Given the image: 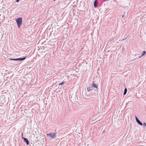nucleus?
Masks as SVG:
<instances>
[{
    "label": "nucleus",
    "mask_w": 146,
    "mask_h": 146,
    "mask_svg": "<svg viewBox=\"0 0 146 146\" xmlns=\"http://www.w3.org/2000/svg\"><path fill=\"white\" fill-rule=\"evenodd\" d=\"M16 23L18 28H20L21 26L22 23V19L21 17H19L16 19Z\"/></svg>",
    "instance_id": "f257e3e1"
},
{
    "label": "nucleus",
    "mask_w": 146,
    "mask_h": 146,
    "mask_svg": "<svg viewBox=\"0 0 146 146\" xmlns=\"http://www.w3.org/2000/svg\"><path fill=\"white\" fill-rule=\"evenodd\" d=\"M56 133L52 132L49 133L47 134V135L49 136V137H50L52 139H55L56 138Z\"/></svg>",
    "instance_id": "f03ea898"
},
{
    "label": "nucleus",
    "mask_w": 146,
    "mask_h": 146,
    "mask_svg": "<svg viewBox=\"0 0 146 146\" xmlns=\"http://www.w3.org/2000/svg\"><path fill=\"white\" fill-rule=\"evenodd\" d=\"M26 57H25L23 58H9V59L10 60H14L16 61H22L25 60L26 58Z\"/></svg>",
    "instance_id": "7ed1b4c3"
},
{
    "label": "nucleus",
    "mask_w": 146,
    "mask_h": 146,
    "mask_svg": "<svg viewBox=\"0 0 146 146\" xmlns=\"http://www.w3.org/2000/svg\"><path fill=\"white\" fill-rule=\"evenodd\" d=\"M22 138L24 139V141L26 143L27 145H28L29 144V142L28 139L22 137Z\"/></svg>",
    "instance_id": "20e7f679"
},
{
    "label": "nucleus",
    "mask_w": 146,
    "mask_h": 146,
    "mask_svg": "<svg viewBox=\"0 0 146 146\" xmlns=\"http://www.w3.org/2000/svg\"><path fill=\"white\" fill-rule=\"evenodd\" d=\"M98 3V0H95L94 4V6L95 7H97Z\"/></svg>",
    "instance_id": "39448f33"
},
{
    "label": "nucleus",
    "mask_w": 146,
    "mask_h": 146,
    "mask_svg": "<svg viewBox=\"0 0 146 146\" xmlns=\"http://www.w3.org/2000/svg\"><path fill=\"white\" fill-rule=\"evenodd\" d=\"M92 88H96V89H97L98 88L97 86L93 82L92 84Z\"/></svg>",
    "instance_id": "423d86ee"
},
{
    "label": "nucleus",
    "mask_w": 146,
    "mask_h": 146,
    "mask_svg": "<svg viewBox=\"0 0 146 146\" xmlns=\"http://www.w3.org/2000/svg\"><path fill=\"white\" fill-rule=\"evenodd\" d=\"M87 90L88 92H89V91H90L92 89V86L91 87H87Z\"/></svg>",
    "instance_id": "0eeeda50"
},
{
    "label": "nucleus",
    "mask_w": 146,
    "mask_h": 146,
    "mask_svg": "<svg viewBox=\"0 0 146 146\" xmlns=\"http://www.w3.org/2000/svg\"><path fill=\"white\" fill-rule=\"evenodd\" d=\"M137 122L140 125H143V123L141 122V121L139 120Z\"/></svg>",
    "instance_id": "6e6552de"
},
{
    "label": "nucleus",
    "mask_w": 146,
    "mask_h": 146,
    "mask_svg": "<svg viewBox=\"0 0 146 146\" xmlns=\"http://www.w3.org/2000/svg\"><path fill=\"white\" fill-rule=\"evenodd\" d=\"M127 89L126 88H125V89H124V92H123V95H125L126 93H127Z\"/></svg>",
    "instance_id": "1a4fd4ad"
},
{
    "label": "nucleus",
    "mask_w": 146,
    "mask_h": 146,
    "mask_svg": "<svg viewBox=\"0 0 146 146\" xmlns=\"http://www.w3.org/2000/svg\"><path fill=\"white\" fill-rule=\"evenodd\" d=\"M11 63L12 64H13L15 65L18 64V62L16 61H15V62L12 61V62Z\"/></svg>",
    "instance_id": "9d476101"
},
{
    "label": "nucleus",
    "mask_w": 146,
    "mask_h": 146,
    "mask_svg": "<svg viewBox=\"0 0 146 146\" xmlns=\"http://www.w3.org/2000/svg\"><path fill=\"white\" fill-rule=\"evenodd\" d=\"M146 53V52L145 51H144L142 53V54L141 56H143L145 55Z\"/></svg>",
    "instance_id": "9b49d317"
},
{
    "label": "nucleus",
    "mask_w": 146,
    "mask_h": 146,
    "mask_svg": "<svg viewBox=\"0 0 146 146\" xmlns=\"http://www.w3.org/2000/svg\"><path fill=\"white\" fill-rule=\"evenodd\" d=\"M64 82H62L61 83H60L59 84V86L62 85H63V84H64Z\"/></svg>",
    "instance_id": "f8f14e48"
},
{
    "label": "nucleus",
    "mask_w": 146,
    "mask_h": 146,
    "mask_svg": "<svg viewBox=\"0 0 146 146\" xmlns=\"http://www.w3.org/2000/svg\"><path fill=\"white\" fill-rule=\"evenodd\" d=\"M135 117L136 121V122H137L139 119H138V118L136 116H135Z\"/></svg>",
    "instance_id": "ddd939ff"
},
{
    "label": "nucleus",
    "mask_w": 146,
    "mask_h": 146,
    "mask_svg": "<svg viewBox=\"0 0 146 146\" xmlns=\"http://www.w3.org/2000/svg\"><path fill=\"white\" fill-rule=\"evenodd\" d=\"M135 117L136 121V122H137L139 119H138V118L136 116H135Z\"/></svg>",
    "instance_id": "4468645a"
},
{
    "label": "nucleus",
    "mask_w": 146,
    "mask_h": 146,
    "mask_svg": "<svg viewBox=\"0 0 146 146\" xmlns=\"http://www.w3.org/2000/svg\"><path fill=\"white\" fill-rule=\"evenodd\" d=\"M135 117L136 121V122H137L139 119H138V118L136 116H135Z\"/></svg>",
    "instance_id": "2eb2a0df"
},
{
    "label": "nucleus",
    "mask_w": 146,
    "mask_h": 146,
    "mask_svg": "<svg viewBox=\"0 0 146 146\" xmlns=\"http://www.w3.org/2000/svg\"><path fill=\"white\" fill-rule=\"evenodd\" d=\"M144 126H146V123H143Z\"/></svg>",
    "instance_id": "dca6fc26"
},
{
    "label": "nucleus",
    "mask_w": 146,
    "mask_h": 146,
    "mask_svg": "<svg viewBox=\"0 0 146 146\" xmlns=\"http://www.w3.org/2000/svg\"><path fill=\"white\" fill-rule=\"evenodd\" d=\"M19 0H16V2H19Z\"/></svg>",
    "instance_id": "f3484780"
},
{
    "label": "nucleus",
    "mask_w": 146,
    "mask_h": 146,
    "mask_svg": "<svg viewBox=\"0 0 146 146\" xmlns=\"http://www.w3.org/2000/svg\"><path fill=\"white\" fill-rule=\"evenodd\" d=\"M142 56H139V58H141Z\"/></svg>",
    "instance_id": "a211bd4d"
},
{
    "label": "nucleus",
    "mask_w": 146,
    "mask_h": 146,
    "mask_svg": "<svg viewBox=\"0 0 146 146\" xmlns=\"http://www.w3.org/2000/svg\"><path fill=\"white\" fill-rule=\"evenodd\" d=\"M122 17H124V15H123Z\"/></svg>",
    "instance_id": "6ab92c4d"
},
{
    "label": "nucleus",
    "mask_w": 146,
    "mask_h": 146,
    "mask_svg": "<svg viewBox=\"0 0 146 146\" xmlns=\"http://www.w3.org/2000/svg\"><path fill=\"white\" fill-rule=\"evenodd\" d=\"M109 0H106L105 1H109Z\"/></svg>",
    "instance_id": "aec40b11"
},
{
    "label": "nucleus",
    "mask_w": 146,
    "mask_h": 146,
    "mask_svg": "<svg viewBox=\"0 0 146 146\" xmlns=\"http://www.w3.org/2000/svg\"><path fill=\"white\" fill-rule=\"evenodd\" d=\"M125 40V39H123V40Z\"/></svg>",
    "instance_id": "412c9836"
},
{
    "label": "nucleus",
    "mask_w": 146,
    "mask_h": 146,
    "mask_svg": "<svg viewBox=\"0 0 146 146\" xmlns=\"http://www.w3.org/2000/svg\"><path fill=\"white\" fill-rule=\"evenodd\" d=\"M22 135H23V133H22Z\"/></svg>",
    "instance_id": "4be33fe9"
},
{
    "label": "nucleus",
    "mask_w": 146,
    "mask_h": 146,
    "mask_svg": "<svg viewBox=\"0 0 146 146\" xmlns=\"http://www.w3.org/2000/svg\"><path fill=\"white\" fill-rule=\"evenodd\" d=\"M55 0H54V1H55Z\"/></svg>",
    "instance_id": "5701e85b"
}]
</instances>
